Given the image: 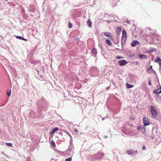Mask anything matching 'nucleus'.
<instances>
[{"label": "nucleus", "mask_w": 161, "mask_h": 161, "mask_svg": "<svg viewBox=\"0 0 161 161\" xmlns=\"http://www.w3.org/2000/svg\"><path fill=\"white\" fill-rule=\"evenodd\" d=\"M126 153L130 155H132L134 154L133 151L132 150L126 151Z\"/></svg>", "instance_id": "obj_13"}, {"label": "nucleus", "mask_w": 161, "mask_h": 161, "mask_svg": "<svg viewBox=\"0 0 161 161\" xmlns=\"http://www.w3.org/2000/svg\"><path fill=\"white\" fill-rule=\"evenodd\" d=\"M69 28H71L72 27V24L70 23H69Z\"/></svg>", "instance_id": "obj_32"}, {"label": "nucleus", "mask_w": 161, "mask_h": 161, "mask_svg": "<svg viewBox=\"0 0 161 161\" xmlns=\"http://www.w3.org/2000/svg\"><path fill=\"white\" fill-rule=\"evenodd\" d=\"M16 37L17 38L19 39L22 40V37L21 36H16Z\"/></svg>", "instance_id": "obj_29"}, {"label": "nucleus", "mask_w": 161, "mask_h": 161, "mask_svg": "<svg viewBox=\"0 0 161 161\" xmlns=\"http://www.w3.org/2000/svg\"><path fill=\"white\" fill-rule=\"evenodd\" d=\"M38 61H36V60H32L31 61V62L33 64H36L37 63H38Z\"/></svg>", "instance_id": "obj_20"}, {"label": "nucleus", "mask_w": 161, "mask_h": 161, "mask_svg": "<svg viewBox=\"0 0 161 161\" xmlns=\"http://www.w3.org/2000/svg\"><path fill=\"white\" fill-rule=\"evenodd\" d=\"M104 137L105 138H107L108 136H104Z\"/></svg>", "instance_id": "obj_40"}, {"label": "nucleus", "mask_w": 161, "mask_h": 161, "mask_svg": "<svg viewBox=\"0 0 161 161\" xmlns=\"http://www.w3.org/2000/svg\"><path fill=\"white\" fill-rule=\"evenodd\" d=\"M103 156V153L98 152L97 153L89 156V158L91 161L98 160L101 158Z\"/></svg>", "instance_id": "obj_2"}, {"label": "nucleus", "mask_w": 161, "mask_h": 161, "mask_svg": "<svg viewBox=\"0 0 161 161\" xmlns=\"http://www.w3.org/2000/svg\"><path fill=\"white\" fill-rule=\"evenodd\" d=\"M133 86L132 85L129 84H127V88H132Z\"/></svg>", "instance_id": "obj_21"}, {"label": "nucleus", "mask_w": 161, "mask_h": 161, "mask_svg": "<svg viewBox=\"0 0 161 161\" xmlns=\"http://www.w3.org/2000/svg\"><path fill=\"white\" fill-rule=\"evenodd\" d=\"M14 6H15V4H14Z\"/></svg>", "instance_id": "obj_44"}, {"label": "nucleus", "mask_w": 161, "mask_h": 161, "mask_svg": "<svg viewBox=\"0 0 161 161\" xmlns=\"http://www.w3.org/2000/svg\"><path fill=\"white\" fill-rule=\"evenodd\" d=\"M152 66H151L149 68L147 69V72L148 73H150L152 72H153L154 73H155V71L152 69Z\"/></svg>", "instance_id": "obj_9"}, {"label": "nucleus", "mask_w": 161, "mask_h": 161, "mask_svg": "<svg viewBox=\"0 0 161 161\" xmlns=\"http://www.w3.org/2000/svg\"><path fill=\"white\" fill-rule=\"evenodd\" d=\"M122 35L121 37V45L122 46L125 43L126 39V31L123 30L122 31Z\"/></svg>", "instance_id": "obj_3"}, {"label": "nucleus", "mask_w": 161, "mask_h": 161, "mask_svg": "<svg viewBox=\"0 0 161 161\" xmlns=\"http://www.w3.org/2000/svg\"><path fill=\"white\" fill-rule=\"evenodd\" d=\"M134 152V154H136L137 153V150H135L134 151H133Z\"/></svg>", "instance_id": "obj_34"}, {"label": "nucleus", "mask_w": 161, "mask_h": 161, "mask_svg": "<svg viewBox=\"0 0 161 161\" xmlns=\"http://www.w3.org/2000/svg\"><path fill=\"white\" fill-rule=\"evenodd\" d=\"M138 56L141 59H145L147 58V55L143 54H140Z\"/></svg>", "instance_id": "obj_11"}, {"label": "nucleus", "mask_w": 161, "mask_h": 161, "mask_svg": "<svg viewBox=\"0 0 161 161\" xmlns=\"http://www.w3.org/2000/svg\"><path fill=\"white\" fill-rule=\"evenodd\" d=\"M143 121L144 126H147L150 124V121L147 117H145L143 118Z\"/></svg>", "instance_id": "obj_5"}, {"label": "nucleus", "mask_w": 161, "mask_h": 161, "mask_svg": "<svg viewBox=\"0 0 161 161\" xmlns=\"http://www.w3.org/2000/svg\"><path fill=\"white\" fill-rule=\"evenodd\" d=\"M121 28L120 27H117L116 28V31L118 35H119L121 32Z\"/></svg>", "instance_id": "obj_14"}, {"label": "nucleus", "mask_w": 161, "mask_h": 161, "mask_svg": "<svg viewBox=\"0 0 161 161\" xmlns=\"http://www.w3.org/2000/svg\"><path fill=\"white\" fill-rule=\"evenodd\" d=\"M103 34L105 36L109 37L110 38V40H113V36L110 33L108 32H103Z\"/></svg>", "instance_id": "obj_6"}, {"label": "nucleus", "mask_w": 161, "mask_h": 161, "mask_svg": "<svg viewBox=\"0 0 161 161\" xmlns=\"http://www.w3.org/2000/svg\"><path fill=\"white\" fill-rule=\"evenodd\" d=\"M106 118V117H104V118H103L102 119V120H103L104 119H105Z\"/></svg>", "instance_id": "obj_43"}, {"label": "nucleus", "mask_w": 161, "mask_h": 161, "mask_svg": "<svg viewBox=\"0 0 161 161\" xmlns=\"http://www.w3.org/2000/svg\"><path fill=\"white\" fill-rule=\"evenodd\" d=\"M11 93V90L9 91H7V94L8 95V96H9Z\"/></svg>", "instance_id": "obj_27"}, {"label": "nucleus", "mask_w": 161, "mask_h": 161, "mask_svg": "<svg viewBox=\"0 0 161 161\" xmlns=\"http://www.w3.org/2000/svg\"><path fill=\"white\" fill-rule=\"evenodd\" d=\"M51 144L53 147H55V144L53 141H52L51 142Z\"/></svg>", "instance_id": "obj_28"}, {"label": "nucleus", "mask_w": 161, "mask_h": 161, "mask_svg": "<svg viewBox=\"0 0 161 161\" xmlns=\"http://www.w3.org/2000/svg\"><path fill=\"white\" fill-rule=\"evenodd\" d=\"M36 104L38 110H41L47 108L48 103L44 99L38 100L37 101Z\"/></svg>", "instance_id": "obj_1"}, {"label": "nucleus", "mask_w": 161, "mask_h": 161, "mask_svg": "<svg viewBox=\"0 0 161 161\" xmlns=\"http://www.w3.org/2000/svg\"><path fill=\"white\" fill-rule=\"evenodd\" d=\"M75 130L76 132H78V130Z\"/></svg>", "instance_id": "obj_41"}, {"label": "nucleus", "mask_w": 161, "mask_h": 161, "mask_svg": "<svg viewBox=\"0 0 161 161\" xmlns=\"http://www.w3.org/2000/svg\"><path fill=\"white\" fill-rule=\"evenodd\" d=\"M32 113H34V112H33Z\"/></svg>", "instance_id": "obj_45"}, {"label": "nucleus", "mask_w": 161, "mask_h": 161, "mask_svg": "<svg viewBox=\"0 0 161 161\" xmlns=\"http://www.w3.org/2000/svg\"><path fill=\"white\" fill-rule=\"evenodd\" d=\"M144 126V125H140L139 126L138 128H137V130H141V129H142L143 128H144V127H145V126Z\"/></svg>", "instance_id": "obj_18"}, {"label": "nucleus", "mask_w": 161, "mask_h": 161, "mask_svg": "<svg viewBox=\"0 0 161 161\" xmlns=\"http://www.w3.org/2000/svg\"><path fill=\"white\" fill-rule=\"evenodd\" d=\"M145 130H146V128H145V127H144V128L140 130V131H141V133L142 134H144L145 133Z\"/></svg>", "instance_id": "obj_19"}, {"label": "nucleus", "mask_w": 161, "mask_h": 161, "mask_svg": "<svg viewBox=\"0 0 161 161\" xmlns=\"http://www.w3.org/2000/svg\"><path fill=\"white\" fill-rule=\"evenodd\" d=\"M148 84V85L149 86H151V80H149Z\"/></svg>", "instance_id": "obj_33"}, {"label": "nucleus", "mask_w": 161, "mask_h": 161, "mask_svg": "<svg viewBox=\"0 0 161 161\" xmlns=\"http://www.w3.org/2000/svg\"><path fill=\"white\" fill-rule=\"evenodd\" d=\"M68 150H69V151H71V149H70L69 148H68Z\"/></svg>", "instance_id": "obj_39"}, {"label": "nucleus", "mask_w": 161, "mask_h": 161, "mask_svg": "<svg viewBox=\"0 0 161 161\" xmlns=\"http://www.w3.org/2000/svg\"><path fill=\"white\" fill-rule=\"evenodd\" d=\"M136 44H140L139 42L136 40L133 41L131 43V45L132 47H135Z\"/></svg>", "instance_id": "obj_8"}, {"label": "nucleus", "mask_w": 161, "mask_h": 161, "mask_svg": "<svg viewBox=\"0 0 161 161\" xmlns=\"http://www.w3.org/2000/svg\"><path fill=\"white\" fill-rule=\"evenodd\" d=\"M35 70L37 72L38 74L39 75V73L40 72L39 71V67H37V68H36L35 69Z\"/></svg>", "instance_id": "obj_26"}, {"label": "nucleus", "mask_w": 161, "mask_h": 161, "mask_svg": "<svg viewBox=\"0 0 161 161\" xmlns=\"http://www.w3.org/2000/svg\"><path fill=\"white\" fill-rule=\"evenodd\" d=\"M142 148L143 150H145L146 149V148L145 146H143L142 147Z\"/></svg>", "instance_id": "obj_35"}, {"label": "nucleus", "mask_w": 161, "mask_h": 161, "mask_svg": "<svg viewBox=\"0 0 161 161\" xmlns=\"http://www.w3.org/2000/svg\"><path fill=\"white\" fill-rule=\"evenodd\" d=\"M119 65L122 66L125 65L127 64V62L125 60H119L118 61Z\"/></svg>", "instance_id": "obj_7"}, {"label": "nucleus", "mask_w": 161, "mask_h": 161, "mask_svg": "<svg viewBox=\"0 0 161 161\" xmlns=\"http://www.w3.org/2000/svg\"><path fill=\"white\" fill-rule=\"evenodd\" d=\"M61 131L66 133L68 135L70 136V137L71 138V135L68 132H67L66 131L64 130H62Z\"/></svg>", "instance_id": "obj_23"}, {"label": "nucleus", "mask_w": 161, "mask_h": 161, "mask_svg": "<svg viewBox=\"0 0 161 161\" xmlns=\"http://www.w3.org/2000/svg\"><path fill=\"white\" fill-rule=\"evenodd\" d=\"M87 24L88 25V26L90 27H91L92 26V23L91 22V21L89 19L87 21Z\"/></svg>", "instance_id": "obj_17"}, {"label": "nucleus", "mask_w": 161, "mask_h": 161, "mask_svg": "<svg viewBox=\"0 0 161 161\" xmlns=\"http://www.w3.org/2000/svg\"><path fill=\"white\" fill-rule=\"evenodd\" d=\"M151 112L152 114L154 117H156L158 114V113L154 107L151 106L150 108Z\"/></svg>", "instance_id": "obj_4"}, {"label": "nucleus", "mask_w": 161, "mask_h": 161, "mask_svg": "<svg viewBox=\"0 0 161 161\" xmlns=\"http://www.w3.org/2000/svg\"><path fill=\"white\" fill-rule=\"evenodd\" d=\"M22 40H24L25 41H27V39H25V38H23V37H22Z\"/></svg>", "instance_id": "obj_36"}, {"label": "nucleus", "mask_w": 161, "mask_h": 161, "mask_svg": "<svg viewBox=\"0 0 161 161\" xmlns=\"http://www.w3.org/2000/svg\"><path fill=\"white\" fill-rule=\"evenodd\" d=\"M123 58V57H120V56H118L116 57V58L117 59H119L121 58Z\"/></svg>", "instance_id": "obj_31"}, {"label": "nucleus", "mask_w": 161, "mask_h": 161, "mask_svg": "<svg viewBox=\"0 0 161 161\" xmlns=\"http://www.w3.org/2000/svg\"><path fill=\"white\" fill-rule=\"evenodd\" d=\"M110 88V86H108V87L107 88V90H109V88Z\"/></svg>", "instance_id": "obj_37"}, {"label": "nucleus", "mask_w": 161, "mask_h": 161, "mask_svg": "<svg viewBox=\"0 0 161 161\" xmlns=\"http://www.w3.org/2000/svg\"><path fill=\"white\" fill-rule=\"evenodd\" d=\"M155 62L158 63L159 66L161 65V59L158 57L157 58V59L154 61Z\"/></svg>", "instance_id": "obj_12"}, {"label": "nucleus", "mask_w": 161, "mask_h": 161, "mask_svg": "<svg viewBox=\"0 0 161 161\" xmlns=\"http://www.w3.org/2000/svg\"><path fill=\"white\" fill-rule=\"evenodd\" d=\"M153 92L157 95L161 93V87H160L159 88L154 90L153 91Z\"/></svg>", "instance_id": "obj_10"}, {"label": "nucleus", "mask_w": 161, "mask_h": 161, "mask_svg": "<svg viewBox=\"0 0 161 161\" xmlns=\"http://www.w3.org/2000/svg\"><path fill=\"white\" fill-rule=\"evenodd\" d=\"M59 130L58 128L57 127H55L53 128L50 132V135H52L53 133L56 131L58 130Z\"/></svg>", "instance_id": "obj_15"}, {"label": "nucleus", "mask_w": 161, "mask_h": 161, "mask_svg": "<svg viewBox=\"0 0 161 161\" xmlns=\"http://www.w3.org/2000/svg\"><path fill=\"white\" fill-rule=\"evenodd\" d=\"M133 56V55H131V54H130V55L129 56V57H132Z\"/></svg>", "instance_id": "obj_38"}, {"label": "nucleus", "mask_w": 161, "mask_h": 161, "mask_svg": "<svg viewBox=\"0 0 161 161\" xmlns=\"http://www.w3.org/2000/svg\"><path fill=\"white\" fill-rule=\"evenodd\" d=\"M134 119V117H133L131 119L133 120Z\"/></svg>", "instance_id": "obj_42"}, {"label": "nucleus", "mask_w": 161, "mask_h": 161, "mask_svg": "<svg viewBox=\"0 0 161 161\" xmlns=\"http://www.w3.org/2000/svg\"><path fill=\"white\" fill-rule=\"evenodd\" d=\"M5 144L9 147H11L12 146V144L11 143H6Z\"/></svg>", "instance_id": "obj_24"}, {"label": "nucleus", "mask_w": 161, "mask_h": 161, "mask_svg": "<svg viewBox=\"0 0 161 161\" xmlns=\"http://www.w3.org/2000/svg\"><path fill=\"white\" fill-rule=\"evenodd\" d=\"M92 53L93 54H94L96 53H97V51H96V49L95 48H93L92 49Z\"/></svg>", "instance_id": "obj_25"}, {"label": "nucleus", "mask_w": 161, "mask_h": 161, "mask_svg": "<svg viewBox=\"0 0 161 161\" xmlns=\"http://www.w3.org/2000/svg\"><path fill=\"white\" fill-rule=\"evenodd\" d=\"M152 30L150 28H147V31L149 32L150 33H152Z\"/></svg>", "instance_id": "obj_22"}, {"label": "nucleus", "mask_w": 161, "mask_h": 161, "mask_svg": "<svg viewBox=\"0 0 161 161\" xmlns=\"http://www.w3.org/2000/svg\"><path fill=\"white\" fill-rule=\"evenodd\" d=\"M71 158H69L67 159H65L66 161H71Z\"/></svg>", "instance_id": "obj_30"}, {"label": "nucleus", "mask_w": 161, "mask_h": 161, "mask_svg": "<svg viewBox=\"0 0 161 161\" xmlns=\"http://www.w3.org/2000/svg\"><path fill=\"white\" fill-rule=\"evenodd\" d=\"M106 43L109 46H111L112 45V43L108 39H107L106 40Z\"/></svg>", "instance_id": "obj_16"}]
</instances>
